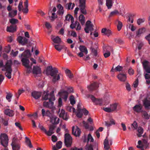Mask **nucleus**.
Returning a JSON list of instances; mask_svg holds the SVG:
<instances>
[{
  "mask_svg": "<svg viewBox=\"0 0 150 150\" xmlns=\"http://www.w3.org/2000/svg\"><path fill=\"white\" fill-rule=\"evenodd\" d=\"M31 54L29 50L25 51L21 55V57H23L21 61L23 65L27 69V71L28 73L31 72V69L32 64H30V61L28 58L30 57Z\"/></svg>",
  "mask_w": 150,
  "mask_h": 150,
  "instance_id": "f257e3e1",
  "label": "nucleus"
},
{
  "mask_svg": "<svg viewBox=\"0 0 150 150\" xmlns=\"http://www.w3.org/2000/svg\"><path fill=\"white\" fill-rule=\"evenodd\" d=\"M46 74L47 75H50L51 76L52 81L54 82L59 80L60 79V76L57 74V70H54L52 66H49L47 68L46 71Z\"/></svg>",
  "mask_w": 150,
  "mask_h": 150,
  "instance_id": "f03ea898",
  "label": "nucleus"
},
{
  "mask_svg": "<svg viewBox=\"0 0 150 150\" xmlns=\"http://www.w3.org/2000/svg\"><path fill=\"white\" fill-rule=\"evenodd\" d=\"M12 64L11 60H10L7 61L5 65L3 66L4 68L2 69L3 71H6V73L5 75L8 79L11 78V72L12 69L11 68V66Z\"/></svg>",
  "mask_w": 150,
  "mask_h": 150,
  "instance_id": "7ed1b4c3",
  "label": "nucleus"
},
{
  "mask_svg": "<svg viewBox=\"0 0 150 150\" xmlns=\"http://www.w3.org/2000/svg\"><path fill=\"white\" fill-rule=\"evenodd\" d=\"M82 106L80 104L77 105V111L76 113V116L79 118H81L83 114L85 115H87L88 113V111L85 108H83Z\"/></svg>",
  "mask_w": 150,
  "mask_h": 150,
  "instance_id": "20e7f679",
  "label": "nucleus"
},
{
  "mask_svg": "<svg viewBox=\"0 0 150 150\" xmlns=\"http://www.w3.org/2000/svg\"><path fill=\"white\" fill-rule=\"evenodd\" d=\"M42 98V100H49V101H54L55 100L53 91L50 93L48 91H45Z\"/></svg>",
  "mask_w": 150,
  "mask_h": 150,
  "instance_id": "39448f33",
  "label": "nucleus"
},
{
  "mask_svg": "<svg viewBox=\"0 0 150 150\" xmlns=\"http://www.w3.org/2000/svg\"><path fill=\"white\" fill-rule=\"evenodd\" d=\"M0 140L1 144L4 147L8 145V137L5 133H1L0 135Z\"/></svg>",
  "mask_w": 150,
  "mask_h": 150,
  "instance_id": "423d86ee",
  "label": "nucleus"
},
{
  "mask_svg": "<svg viewBox=\"0 0 150 150\" xmlns=\"http://www.w3.org/2000/svg\"><path fill=\"white\" fill-rule=\"evenodd\" d=\"M72 139L69 133L65 134L64 136L65 143L67 147H70L72 143Z\"/></svg>",
  "mask_w": 150,
  "mask_h": 150,
  "instance_id": "0eeeda50",
  "label": "nucleus"
},
{
  "mask_svg": "<svg viewBox=\"0 0 150 150\" xmlns=\"http://www.w3.org/2000/svg\"><path fill=\"white\" fill-rule=\"evenodd\" d=\"M88 97L90 98L93 102L97 104L100 105L104 104V102L106 101L105 99L103 100L101 98L96 99L92 95H89Z\"/></svg>",
  "mask_w": 150,
  "mask_h": 150,
  "instance_id": "6e6552de",
  "label": "nucleus"
},
{
  "mask_svg": "<svg viewBox=\"0 0 150 150\" xmlns=\"http://www.w3.org/2000/svg\"><path fill=\"white\" fill-rule=\"evenodd\" d=\"M84 30L86 33H89L93 30V25L91 21H88L86 22Z\"/></svg>",
  "mask_w": 150,
  "mask_h": 150,
  "instance_id": "1a4fd4ad",
  "label": "nucleus"
},
{
  "mask_svg": "<svg viewBox=\"0 0 150 150\" xmlns=\"http://www.w3.org/2000/svg\"><path fill=\"white\" fill-rule=\"evenodd\" d=\"M79 6L80 8V10L81 12L84 14H86V11L85 9V0H79Z\"/></svg>",
  "mask_w": 150,
  "mask_h": 150,
  "instance_id": "9d476101",
  "label": "nucleus"
},
{
  "mask_svg": "<svg viewBox=\"0 0 150 150\" xmlns=\"http://www.w3.org/2000/svg\"><path fill=\"white\" fill-rule=\"evenodd\" d=\"M82 140L84 142H92L94 141V139L91 134H88L87 136L84 135L82 137Z\"/></svg>",
  "mask_w": 150,
  "mask_h": 150,
  "instance_id": "9b49d317",
  "label": "nucleus"
},
{
  "mask_svg": "<svg viewBox=\"0 0 150 150\" xmlns=\"http://www.w3.org/2000/svg\"><path fill=\"white\" fill-rule=\"evenodd\" d=\"M59 116L62 117L65 120H67L69 117V115L67 113H65L64 110L63 109H59Z\"/></svg>",
  "mask_w": 150,
  "mask_h": 150,
  "instance_id": "f8f14e48",
  "label": "nucleus"
},
{
  "mask_svg": "<svg viewBox=\"0 0 150 150\" xmlns=\"http://www.w3.org/2000/svg\"><path fill=\"white\" fill-rule=\"evenodd\" d=\"M112 143V138L107 137L104 142V148L110 147Z\"/></svg>",
  "mask_w": 150,
  "mask_h": 150,
  "instance_id": "ddd939ff",
  "label": "nucleus"
},
{
  "mask_svg": "<svg viewBox=\"0 0 150 150\" xmlns=\"http://www.w3.org/2000/svg\"><path fill=\"white\" fill-rule=\"evenodd\" d=\"M50 119V122L53 124H57L59 122V120L56 116L51 115L49 116Z\"/></svg>",
  "mask_w": 150,
  "mask_h": 150,
  "instance_id": "4468645a",
  "label": "nucleus"
},
{
  "mask_svg": "<svg viewBox=\"0 0 150 150\" xmlns=\"http://www.w3.org/2000/svg\"><path fill=\"white\" fill-rule=\"evenodd\" d=\"M73 134L76 137H79L81 134V131L80 129L77 126H73L72 129Z\"/></svg>",
  "mask_w": 150,
  "mask_h": 150,
  "instance_id": "2eb2a0df",
  "label": "nucleus"
},
{
  "mask_svg": "<svg viewBox=\"0 0 150 150\" xmlns=\"http://www.w3.org/2000/svg\"><path fill=\"white\" fill-rule=\"evenodd\" d=\"M28 39L24 37L21 36H18L17 38L18 42L22 45H24L28 42Z\"/></svg>",
  "mask_w": 150,
  "mask_h": 150,
  "instance_id": "dca6fc26",
  "label": "nucleus"
},
{
  "mask_svg": "<svg viewBox=\"0 0 150 150\" xmlns=\"http://www.w3.org/2000/svg\"><path fill=\"white\" fill-rule=\"evenodd\" d=\"M142 64L145 71L148 73H150V62L147 61H145Z\"/></svg>",
  "mask_w": 150,
  "mask_h": 150,
  "instance_id": "f3484780",
  "label": "nucleus"
},
{
  "mask_svg": "<svg viewBox=\"0 0 150 150\" xmlns=\"http://www.w3.org/2000/svg\"><path fill=\"white\" fill-rule=\"evenodd\" d=\"M13 150H19L20 148V145L16 139H13L11 144Z\"/></svg>",
  "mask_w": 150,
  "mask_h": 150,
  "instance_id": "a211bd4d",
  "label": "nucleus"
},
{
  "mask_svg": "<svg viewBox=\"0 0 150 150\" xmlns=\"http://www.w3.org/2000/svg\"><path fill=\"white\" fill-rule=\"evenodd\" d=\"M138 145H137V147L138 148L142 149L143 147L147 146V142L145 140H143L142 141L139 140L138 142Z\"/></svg>",
  "mask_w": 150,
  "mask_h": 150,
  "instance_id": "6ab92c4d",
  "label": "nucleus"
},
{
  "mask_svg": "<svg viewBox=\"0 0 150 150\" xmlns=\"http://www.w3.org/2000/svg\"><path fill=\"white\" fill-rule=\"evenodd\" d=\"M33 74L35 76L40 74L41 73V69L40 68L37 66H34L32 70Z\"/></svg>",
  "mask_w": 150,
  "mask_h": 150,
  "instance_id": "aec40b11",
  "label": "nucleus"
},
{
  "mask_svg": "<svg viewBox=\"0 0 150 150\" xmlns=\"http://www.w3.org/2000/svg\"><path fill=\"white\" fill-rule=\"evenodd\" d=\"M58 95L60 97V98H62L66 101L67 100L68 93L65 91H63L59 93Z\"/></svg>",
  "mask_w": 150,
  "mask_h": 150,
  "instance_id": "412c9836",
  "label": "nucleus"
},
{
  "mask_svg": "<svg viewBox=\"0 0 150 150\" xmlns=\"http://www.w3.org/2000/svg\"><path fill=\"white\" fill-rule=\"evenodd\" d=\"M53 101H49V102L45 101L43 103V106L45 107L53 108H54Z\"/></svg>",
  "mask_w": 150,
  "mask_h": 150,
  "instance_id": "4be33fe9",
  "label": "nucleus"
},
{
  "mask_svg": "<svg viewBox=\"0 0 150 150\" xmlns=\"http://www.w3.org/2000/svg\"><path fill=\"white\" fill-rule=\"evenodd\" d=\"M142 106L140 104L136 105L133 108V110L134 112L139 113L142 111Z\"/></svg>",
  "mask_w": 150,
  "mask_h": 150,
  "instance_id": "5701e85b",
  "label": "nucleus"
},
{
  "mask_svg": "<svg viewBox=\"0 0 150 150\" xmlns=\"http://www.w3.org/2000/svg\"><path fill=\"white\" fill-rule=\"evenodd\" d=\"M105 126L107 127H109L112 125H115L116 124L115 121L112 119H110L109 121H105Z\"/></svg>",
  "mask_w": 150,
  "mask_h": 150,
  "instance_id": "b1692460",
  "label": "nucleus"
},
{
  "mask_svg": "<svg viewBox=\"0 0 150 150\" xmlns=\"http://www.w3.org/2000/svg\"><path fill=\"white\" fill-rule=\"evenodd\" d=\"M51 39L54 43L59 44L61 42V38L58 36H55L52 35L51 36Z\"/></svg>",
  "mask_w": 150,
  "mask_h": 150,
  "instance_id": "393cba45",
  "label": "nucleus"
},
{
  "mask_svg": "<svg viewBox=\"0 0 150 150\" xmlns=\"http://www.w3.org/2000/svg\"><path fill=\"white\" fill-rule=\"evenodd\" d=\"M101 32L103 35H106L108 36H109L112 34L111 30L106 28H103Z\"/></svg>",
  "mask_w": 150,
  "mask_h": 150,
  "instance_id": "a878e982",
  "label": "nucleus"
},
{
  "mask_svg": "<svg viewBox=\"0 0 150 150\" xmlns=\"http://www.w3.org/2000/svg\"><path fill=\"white\" fill-rule=\"evenodd\" d=\"M143 104L145 108L149 109L150 107V100L149 98H145L143 101Z\"/></svg>",
  "mask_w": 150,
  "mask_h": 150,
  "instance_id": "bb28decb",
  "label": "nucleus"
},
{
  "mask_svg": "<svg viewBox=\"0 0 150 150\" xmlns=\"http://www.w3.org/2000/svg\"><path fill=\"white\" fill-rule=\"evenodd\" d=\"M57 11L58 14L60 16H62L64 13V10L63 7L60 4L57 6Z\"/></svg>",
  "mask_w": 150,
  "mask_h": 150,
  "instance_id": "cd10ccee",
  "label": "nucleus"
},
{
  "mask_svg": "<svg viewBox=\"0 0 150 150\" xmlns=\"http://www.w3.org/2000/svg\"><path fill=\"white\" fill-rule=\"evenodd\" d=\"M55 128V127L53 125L50 126L49 127V129L48 131H46V134L49 136H50L54 132V130Z\"/></svg>",
  "mask_w": 150,
  "mask_h": 150,
  "instance_id": "c85d7f7f",
  "label": "nucleus"
},
{
  "mask_svg": "<svg viewBox=\"0 0 150 150\" xmlns=\"http://www.w3.org/2000/svg\"><path fill=\"white\" fill-rule=\"evenodd\" d=\"M32 96L35 99H37L40 97L41 93L40 92L33 91L31 93Z\"/></svg>",
  "mask_w": 150,
  "mask_h": 150,
  "instance_id": "c756f323",
  "label": "nucleus"
},
{
  "mask_svg": "<svg viewBox=\"0 0 150 150\" xmlns=\"http://www.w3.org/2000/svg\"><path fill=\"white\" fill-rule=\"evenodd\" d=\"M62 146V143L59 141L57 142L56 144V147L55 146L52 145V149L53 150H58V149H60L61 148Z\"/></svg>",
  "mask_w": 150,
  "mask_h": 150,
  "instance_id": "7c9ffc66",
  "label": "nucleus"
},
{
  "mask_svg": "<svg viewBox=\"0 0 150 150\" xmlns=\"http://www.w3.org/2000/svg\"><path fill=\"white\" fill-rule=\"evenodd\" d=\"M17 28L15 25H11L10 26H8L7 28V31L10 32H13L16 31V30Z\"/></svg>",
  "mask_w": 150,
  "mask_h": 150,
  "instance_id": "2f4dec72",
  "label": "nucleus"
},
{
  "mask_svg": "<svg viewBox=\"0 0 150 150\" xmlns=\"http://www.w3.org/2000/svg\"><path fill=\"white\" fill-rule=\"evenodd\" d=\"M117 78L120 81H125L126 80V76L125 74H120L117 76Z\"/></svg>",
  "mask_w": 150,
  "mask_h": 150,
  "instance_id": "473e14b6",
  "label": "nucleus"
},
{
  "mask_svg": "<svg viewBox=\"0 0 150 150\" xmlns=\"http://www.w3.org/2000/svg\"><path fill=\"white\" fill-rule=\"evenodd\" d=\"M113 3L112 0H106L105 5L108 9H110L112 8Z\"/></svg>",
  "mask_w": 150,
  "mask_h": 150,
  "instance_id": "72a5a7b5",
  "label": "nucleus"
},
{
  "mask_svg": "<svg viewBox=\"0 0 150 150\" xmlns=\"http://www.w3.org/2000/svg\"><path fill=\"white\" fill-rule=\"evenodd\" d=\"M79 48L80 51L84 53L85 54H88V50L85 46L83 45H80Z\"/></svg>",
  "mask_w": 150,
  "mask_h": 150,
  "instance_id": "f704fd0d",
  "label": "nucleus"
},
{
  "mask_svg": "<svg viewBox=\"0 0 150 150\" xmlns=\"http://www.w3.org/2000/svg\"><path fill=\"white\" fill-rule=\"evenodd\" d=\"M4 113L9 116H13L14 115L13 111L9 109L5 110L4 111Z\"/></svg>",
  "mask_w": 150,
  "mask_h": 150,
  "instance_id": "c9c22d12",
  "label": "nucleus"
},
{
  "mask_svg": "<svg viewBox=\"0 0 150 150\" xmlns=\"http://www.w3.org/2000/svg\"><path fill=\"white\" fill-rule=\"evenodd\" d=\"M145 31V29L144 28H142L139 29L137 31L136 35L137 36L139 37L141 34Z\"/></svg>",
  "mask_w": 150,
  "mask_h": 150,
  "instance_id": "e433bc0d",
  "label": "nucleus"
},
{
  "mask_svg": "<svg viewBox=\"0 0 150 150\" xmlns=\"http://www.w3.org/2000/svg\"><path fill=\"white\" fill-rule=\"evenodd\" d=\"M118 105V104L116 103H113L110 105V107L112 112L116 110Z\"/></svg>",
  "mask_w": 150,
  "mask_h": 150,
  "instance_id": "4c0bfd02",
  "label": "nucleus"
},
{
  "mask_svg": "<svg viewBox=\"0 0 150 150\" xmlns=\"http://www.w3.org/2000/svg\"><path fill=\"white\" fill-rule=\"evenodd\" d=\"M144 76L146 80V83L148 84H150V74L146 73L144 74ZM150 88V86H149Z\"/></svg>",
  "mask_w": 150,
  "mask_h": 150,
  "instance_id": "58836bf2",
  "label": "nucleus"
},
{
  "mask_svg": "<svg viewBox=\"0 0 150 150\" xmlns=\"http://www.w3.org/2000/svg\"><path fill=\"white\" fill-rule=\"evenodd\" d=\"M79 20L82 25H84L85 23V18L83 15L81 14L79 17Z\"/></svg>",
  "mask_w": 150,
  "mask_h": 150,
  "instance_id": "ea45409f",
  "label": "nucleus"
},
{
  "mask_svg": "<svg viewBox=\"0 0 150 150\" xmlns=\"http://www.w3.org/2000/svg\"><path fill=\"white\" fill-rule=\"evenodd\" d=\"M65 20L71 22H74V19L73 17L70 14H68L65 16Z\"/></svg>",
  "mask_w": 150,
  "mask_h": 150,
  "instance_id": "a19ab883",
  "label": "nucleus"
},
{
  "mask_svg": "<svg viewBox=\"0 0 150 150\" xmlns=\"http://www.w3.org/2000/svg\"><path fill=\"white\" fill-rule=\"evenodd\" d=\"M122 69V67L120 66H118L117 67H115V69H114L113 67L111 71L113 72H114L115 71H121Z\"/></svg>",
  "mask_w": 150,
  "mask_h": 150,
  "instance_id": "79ce46f5",
  "label": "nucleus"
},
{
  "mask_svg": "<svg viewBox=\"0 0 150 150\" xmlns=\"http://www.w3.org/2000/svg\"><path fill=\"white\" fill-rule=\"evenodd\" d=\"M53 44L54 45L55 48L59 51H60L64 47V46L62 45H55L54 43Z\"/></svg>",
  "mask_w": 150,
  "mask_h": 150,
  "instance_id": "37998d69",
  "label": "nucleus"
},
{
  "mask_svg": "<svg viewBox=\"0 0 150 150\" xmlns=\"http://www.w3.org/2000/svg\"><path fill=\"white\" fill-rule=\"evenodd\" d=\"M17 14V11L16 10L10 11L8 13V16L11 18H13Z\"/></svg>",
  "mask_w": 150,
  "mask_h": 150,
  "instance_id": "c03bdc74",
  "label": "nucleus"
},
{
  "mask_svg": "<svg viewBox=\"0 0 150 150\" xmlns=\"http://www.w3.org/2000/svg\"><path fill=\"white\" fill-rule=\"evenodd\" d=\"M65 72L66 75L70 79H71L73 77V75L71 74L70 70L68 69H66L65 70Z\"/></svg>",
  "mask_w": 150,
  "mask_h": 150,
  "instance_id": "a18cd8bd",
  "label": "nucleus"
},
{
  "mask_svg": "<svg viewBox=\"0 0 150 150\" xmlns=\"http://www.w3.org/2000/svg\"><path fill=\"white\" fill-rule=\"evenodd\" d=\"M97 86V83L96 82H94L93 83L89 85L88 87V89L90 90H91L93 89L94 87Z\"/></svg>",
  "mask_w": 150,
  "mask_h": 150,
  "instance_id": "49530a36",
  "label": "nucleus"
},
{
  "mask_svg": "<svg viewBox=\"0 0 150 150\" xmlns=\"http://www.w3.org/2000/svg\"><path fill=\"white\" fill-rule=\"evenodd\" d=\"M138 134H137V136L139 137H140L142 136L143 132V129L140 127H139L137 129Z\"/></svg>",
  "mask_w": 150,
  "mask_h": 150,
  "instance_id": "de8ad7c7",
  "label": "nucleus"
},
{
  "mask_svg": "<svg viewBox=\"0 0 150 150\" xmlns=\"http://www.w3.org/2000/svg\"><path fill=\"white\" fill-rule=\"evenodd\" d=\"M57 18V15L54 12L52 13L51 16L50 17V19L52 21H54Z\"/></svg>",
  "mask_w": 150,
  "mask_h": 150,
  "instance_id": "09e8293b",
  "label": "nucleus"
},
{
  "mask_svg": "<svg viewBox=\"0 0 150 150\" xmlns=\"http://www.w3.org/2000/svg\"><path fill=\"white\" fill-rule=\"evenodd\" d=\"M120 14V13L119 11L118 10H115L110 12L109 16L110 17H112L115 15Z\"/></svg>",
  "mask_w": 150,
  "mask_h": 150,
  "instance_id": "8fccbe9b",
  "label": "nucleus"
},
{
  "mask_svg": "<svg viewBox=\"0 0 150 150\" xmlns=\"http://www.w3.org/2000/svg\"><path fill=\"white\" fill-rule=\"evenodd\" d=\"M103 54L105 57V58H107L110 56V53L108 50H106L105 49L104 50Z\"/></svg>",
  "mask_w": 150,
  "mask_h": 150,
  "instance_id": "3c124183",
  "label": "nucleus"
},
{
  "mask_svg": "<svg viewBox=\"0 0 150 150\" xmlns=\"http://www.w3.org/2000/svg\"><path fill=\"white\" fill-rule=\"evenodd\" d=\"M116 22L117 23V28L118 31H120L121 29L122 26V22L120 21L117 20Z\"/></svg>",
  "mask_w": 150,
  "mask_h": 150,
  "instance_id": "603ef678",
  "label": "nucleus"
},
{
  "mask_svg": "<svg viewBox=\"0 0 150 150\" xmlns=\"http://www.w3.org/2000/svg\"><path fill=\"white\" fill-rule=\"evenodd\" d=\"M142 116L146 119H149V116L148 113L145 111H142L141 112Z\"/></svg>",
  "mask_w": 150,
  "mask_h": 150,
  "instance_id": "864d4df0",
  "label": "nucleus"
},
{
  "mask_svg": "<svg viewBox=\"0 0 150 150\" xmlns=\"http://www.w3.org/2000/svg\"><path fill=\"white\" fill-rule=\"evenodd\" d=\"M25 142L27 145L30 148H31L33 147V146L31 143L29 139L27 137H25Z\"/></svg>",
  "mask_w": 150,
  "mask_h": 150,
  "instance_id": "5fc2aeb1",
  "label": "nucleus"
},
{
  "mask_svg": "<svg viewBox=\"0 0 150 150\" xmlns=\"http://www.w3.org/2000/svg\"><path fill=\"white\" fill-rule=\"evenodd\" d=\"M67 8L68 9H72L75 6L74 3H69L67 4Z\"/></svg>",
  "mask_w": 150,
  "mask_h": 150,
  "instance_id": "6e6d98bb",
  "label": "nucleus"
},
{
  "mask_svg": "<svg viewBox=\"0 0 150 150\" xmlns=\"http://www.w3.org/2000/svg\"><path fill=\"white\" fill-rule=\"evenodd\" d=\"M132 127L134 129H137L138 125L137 122L134 121L133 123L131 125Z\"/></svg>",
  "mask_w": 150,
  "mask_h": 150,
  "instance_id": "4d7b16f0",
  "label": "nucleus"
},
{
  "mask_svg": "<svg viewBox=\"0 0 150 150\" xmlns=\"http://www.w3.org/2000/svg\"><path fill=\"white\" fill-rule=\"evenodd\" d=\"M12 96V94L11 93H8L7 94L6 98V99L10 102L11 101V98Z\"/></svg>",
  "mask_w": 150,
  "mask_h": 150,
  "instance_id": "13d9d810",
  "label": "nucleus"
},
{
  "mask_svg": "<svg viewBox=\"0 0 150 150\" xmlns=\"http://www.w3.org/2000/svg\"><path fill=\"white\" fill-rule=\"evenodd\" d=\"M70 103L71 105H73L75 104L76 103V101L75 100V98L72 96H70Z\"/></svg>",
  "mask_w": 150,
  "mask_h": 150,
  "instance_id": "bf43d9fd",
  "label": "nucleus"
},
{
  "mask_svg": "<svg viewBox=\"0 0 150 150\" xmlns=\"http://www.w3.org/2000/svg\"><path fill=\"white\" fill-rule=\"evenodd\" d=\"M9 22L12 24H15L18 22V21L16 19L12 18L9 20Z\"/></svg>",
  "mask_w": 150,
  "mask_h": 150,
  "instance_id": "052dcab7",
  "label": "nucleus"
},
{
  "mask_svg": "<svg viewBox=\"0 0 150 150\" xmlns=\"http://www.w3.org/2000/svg\"><path fill=\"white\" fill-rule=\"evenodd\" d=\"M63 105V103L62 98H59L58 99V107L60 108L62 107Z\"/></svg>",
  "mask_w": 150,
  "mask_h": 150,
  "instance_id": "680f3d73",
  "label": "nucleus"
},
{
  "mask_svg": "<svg viewBox=\"0 0 150 150\" xmlns=\"http://www.w3.org/2000/svg\"><path fill=\"white\" fill-rule=\"evenodd\" d=\"M103 110L106 112H112L111 110V109L110 108V106L104 107L103 108Z\"/></svg>",
  "mask_w": 150,
  "mask_h": 150,
  "instance_id": "e2e57ef3",
  "label": "nucleus"
},
{
  "mask_svg": "<svg viewBox=\"0 0 150 150\" xmlns=\"http://www.w3.org/2000/svg\"><path fill=\"white\" fill-rule=\"evenodd\" d=\"M139 84V81L138 79H136V80L134 82L133 84V86L134 88H136L137 87Z\"/></svg>",
  "mask_w": 150,
  "mask_h": 150,
  "instance_id": "0e129e2a",
  "label": "nucleus"
},
{
  "mask_svg": "<svg viewBox=\"0 0 150 150\" xmlns=\"http://www.w3.org/2000/svg\"><path fill=\"white\" fill-rule=\"evenodd\" d=\"M39 127L41 130L45 134L46 132V129L44 127L40 125H39Z\"/></svg>",
  "mask_w": 150,
  "mask_h": 150,
  "instance_id": "69168bd1",
  "label": "nucleus"
},
{
  "mask_svg": "<svg viewBox=\"0 0 150 150\" xmlns=\"http://www.w3.org/2000/svg\"><path fill=\"white\" fill-rule=\"evenodd\" d=\"M67 109L70 112H75V109L74 108L71 106H68L67 107Z\"/></svg>",
  "mask_w": 150,
  "mask_h": 150,
  "instance_id": "338daca9",
  "label": "nucleus"
},
{
  "mask_svg": "<svg viewBox=\"0 0 150 150\" xmlns=\"http://www.w3.org/2000/svg\"><path fill=\"white\" fill-rule=\"evenodd\" d=\"M42 113L43 116H44L45 115H48L47 113L49 112V111L48 110L46 112L45 111V110L44 109H42Z\"/></svg>",
  "mask_w": 150,
  "mask_h": 150,
  "instance_id": "774afa93",
  "label": "nucleus"
}]
</instances>
